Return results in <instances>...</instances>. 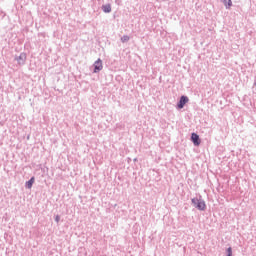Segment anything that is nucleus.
<instances>
[{
    "instance_id": "nucleus-1",
    "label": "nucleus",
    "mask_w": 256,
    "mask_h": 256,
    "mask_svg": "<svg viewBox=\"0 0 256 256\" xmlns=\"http://www.w3.org/2000/svg\"><path fill=\"white\" fill-rule=\"evenodd\" d=\"M191 203L195 209H198V211H205L207 209V204L205 203V200H203V197L199 196L194 197L191 199Z\"/></svg>"
},
{
    "instance_id": "nucleus-2",
    "label": "nucleus",
    "mask_w": 256,
    "mask_h": 256,
    "mask_svg": "<svg viewBox=\"0 0 256 256\" xmlns=\"http://www.w3.org/2000/svg\"><path fill=\"white\" fill-rule=\"evenodd\" d=\"M189 103V97L182 95L177 103V109H183Z\"/></svg>"
},
{
    "instance_id": "nucleus-3",
    "label": "nucleus",
    "mask_w": 256,
    "mask_h": 256,
    "mask_svg": "<svg viewBox=\"0 0 256 256\" xmlns=\"http://www.w3.org/2000/svg\"><path fill=\"white\" fill-rule=\"evenodd\" d=\"M93 66V73H99L100 71H103V60H101V58H98L97 61L94 62Z\"/></svg>"
},
{
    "instance_id": "nucleus-4",
    "label": "nucleus",
    "mask_w": 256,
    "mask_h": 256,
    "mask_svg": "<svg viewBox=\"0 0 256 256\" xmlns=\"http://www.w3.org/2000/svg\"><path fill=\"white\" fill-rule=\"evenodd\" d=\"M15 61H17L18 65H25L27 61V54L22 52L19 56H15Z\"/></svg>"
},
{
    "instance_id": "nucleus-5",
    "label": "nucleus",
    "mask_w": 256,
    "mask_h": 256,
    "mask_svg": "<svg viewBox=\"0 0 256 256\" xmlns=\"http://www.w3.org/2000/svg\"><path fill=\"white\" fill-rule=\"evenodd\" d=\"M191 141L195 147H199L201 145V138L195 132L191 134Z\"/></svg>"
},
{
    "instance_id": "nucleus-6",
    "label": "nucleus",
    "mask_w": 256,
    "mask_h": 256,
    "mask_svg": "<svg viewBox=\"0 0 256 256\" xmlns=\"http://www.w3.org/2000/svg\"><path fill=\"white\" fill-rule=\"evenodd\" d=\"M33 183H35V178L32 176L28 181L25 183L26 189H31L33 187Z\"/></svg>"
},
{
    "instance_id": "nucleus-7",
    "label": "nucleus",
    "mask_w": 256,
    "mask_h": 256,
    "mask_svg": "<svg viewBox=\"0 0 256 256\" xmlns=\"http://www.w3.org/2000/svg\"><path fill=\"white\" fill-rule=\"evenodd\" d=\"M222 3L226 9H231V7H233V1L231 0H222Z\"/></svg>"
},
{
    "instance_id": "nucleus-8",
    "label": "nucleus",
    "mask_w": 256,
    "mask_h": 256,
    "mask_svg": "<svg viewBox=\"0 0 256 256\" xmlns=\"http://www.w3.org/2000/svg\"><path fill=\"white\" fill-rule=\"evenodd\" d=\"M102 11L104 13H111V4L102 5Z\"/></svg>"
},
{
    "instance_id": "nucleus-9",
    "label": "nucleus",
    "mask_w": 256,
    "mask_h": 256,
    "mask_svg": "<svg viewBox=\"0 0 256 256\" xmlns=\"http://www.w3.org/2000/svg\"><path fill=\"white\" fill-rule=\"evenodd\" d=\"M129 36H127V35H123L122 37H121V42L122 43H127L128 41H129Z\"/></svg>"
},
{
    "instance_id": "nucleus-10",
    "label": "nucleus",
    "mask_w": 256,
    "mask_h": 256,
    "mask_svg": "<svg viewBox=\"0 0 256 256\" xmlns=\"http://www.w3.org/2000/svg\"><path fill=\"white\" fill-rule=\"evenodd\" d=\"M226 253H227V256H233V248L228 247V248L226 249Z\"/></svg>"
},
{
    "instance_id": "nucleus-11",
    "label": "nucleus",
    "mask_w": 256,
    "mask_h": 256,
    "mask_svg": "<svg viewBox=\"0 0 256 256\" xmlns=\"http://www.w3.org/2000/svg\"><path fill=\"white\" fill-rule=\"evenodd\" d=\"M54 219H55L56 223H59L61 221V216L60 215H56Z\"/></svg>"
},
{
    "instance_id": "nucleus-12",
    "label": "nucleus",
    "mask_w": 256,
    "mask_h": 256,
    "mask_svg": "<svg viewBox=\"0 0 256 256\" xmlns=\"http://www.w3.org/2000/svg\"><path fill=\"white\" fill-rule=\"evenodd\" d=\"M134 161H137V158H134Z\"/></svg>"
}]
</instances>
